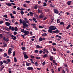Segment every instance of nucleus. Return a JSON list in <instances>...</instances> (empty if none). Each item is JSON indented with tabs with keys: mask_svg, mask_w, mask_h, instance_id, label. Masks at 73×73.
<instances>
[{
	"mask_svg": "<svg viewBox=\"0 0 73 73\" xmlns=\"http://www.w3.org/2000/svg\"><path fill=\"white\" fill-rule=\"evenodd\" d=\"M49 29L48 30V32L50 33H53V30H56L57 29V28L53 26H50L49 27Z\"/></svg>",
	"mask_w": 73,
	"mask_h": 73,
	"instance_id": "obj_1",
	"label": "nucleus"
},
{
	"mask_svg": "<svg viewBox=\"0 0 73 73\" xmlns=\"http://www.w3.org/2000/svg\"><path fill=\"white\" fill-rule=\"evenodd\" d=\"M22 24L23 26H25V27H28V25L26 23V22L25 21H22Z\"/></svg>",
	"mask_w": 73,
	"mask_h": 73,
	"instance_id": "obj_2",
	"label": "nucleus"
},
{
	"mask_svg": "<svg viewBox=\"0 0 73 73\" xmlns=\"http://www.w3.org/2000/svg\"><path fill=\"white\" fill-rule=\"evenodd\" d=\"M12 49L11 48H10L9 49L8 52L9 55H10L12 53Z\"/></svg>",
	"mask_w": 73,
	"mask_h": 73,
	"instance_id": "obj_3",
	"label": "nucleus"
},
{
	"mask_svg": "<svg viewBox=\"0 0 73 73\" xmlns=\"http://www.w3.org/2000/svg\"><path fill=\"white\" fill-rule=\"evenodd\" d=\"M11 36L14 40H15L16 39V36H14L13 35H11Z\"/></svg>",
	"mask_w": 73,
	"mask_h": 73,
	"instance_id": "obj_4",
	"label": "nucleus"
},
{
	"mask_svg": "<svg viewBox=\"0 0 73 73\" xmlns=\"http://www.w3.org/2000/svg\"><path fill=\"white\" fill-rule=\"evenodd\" d=\"M24 36H27L28 35H29V32L27 31H25L24 32Z\"/></svg>",
	"mask_w": 73,
	"mask_h": 73,
	"instance_id": "obj_5",
	"label": "nucleus"
},
{
	"mask_svg": "<svg viewBox=\"0 0 73 73\" xmlns=\"http://www.w3.org/2000/svg\"><path fill=\"white\" fill-rule=\"evenodd\" d=\"M39 19H43L44 18V15H43V13L41 14L39 16Z\"/></svg>",
	"mask_w": 73,
	"mask_h": 73,
	"instance_id": "obj_6",
	"label": "nucleus"
},
{
	"mask_svg": "<svg viewBox=\"0 0 73 73\" xmlns=\"http://www.w3.org/2000/svg\"><path fill=\"white\" fill-rule=\"evenodd\" d=\"M27 69L28 70H32L33 68L32 67H29L27 68Z\"/></svg>",
	"mask_w": 73,
	"mask_h": 73,
	"instance_id": "obj_7",
	"label": "nucleus"
},
{
	"mask_svg": "<svg viewBox=\"0 0 73 73\" xmlns=\"http://www.w3.org/2000/svg\"><path fill=\"white\" fill-rule=\"evenodd\" d=\"M3 40H4L5 41H6V42H7V41H9V39L8 38H5V37H4L3 38Z\"/></svg>",
	"mask_w": 73,
	"mask_h": 73,
	"instance_id": "obj_8",
	"label": "nucleus"
},
{
	"mask_svg": "<svg viewBox=\"0 0 73 73\" xmlns=\"http://www.w3.org/2000/svg\"><path fill=\"white\" fill-rule=\"evenodd\" d=\"M54 13H56V14H58L59 12L58 10L56 9H54Z\"/></svg>",
	"mask_w": 73,
	"mask_h": 73,
	"instance_id": "obj_9",
	"label": "nucleus"
},
{
	"mask_svg": "<svg viewBox=\"0 0 73 73\" xmlns=\"http://www.w3.org/2000/svg\"><path fill=\"white\" fill-rule=\"evenodd\" d=\"M42 11L41 10H40L39 9H38V13H41V14L43 13Z\"/></svg>",
	"mask_w": 73,
	"mask_h": 73,
	"instance_id": "obj_10",
	"label": "nucleus"
},
{
	"mask_svg": "<svg viewBox=\"0 0 73 73\" xmlns=\"http://www.w3.org/2000/svg\"><path fill=\"white\" fill-rule=\"evenodd\" d=\"M26 66H30V65H31V63H30L26 62Z\"/></svg>",
	"mask_w": 73,
	"mask_h": 73,
	"instance_id": "obj_11",
	"label": "nucleus"
},
{
	"mask_svg": "<svg viewBox=\"0 0 73 73\" xmlns=\"http://www.w3.org/2000/svg\"><path fill=\"white\" fill-rule=\"evenodd\" d=\"M5 24L7 26H9V25H11V24L9 23L6 22L5 23Z\"/></svg>",
	"mask_w": 73,
	"mask_h": 73,
	"instance_id": "obj_12",
	"label": "nucleus"
},
{
	"mask_svg": "<svg viewBox=\"0 0 73 73\" xmlns=\"http://www.w3.org/2000/svg\"><path fill=\"white\" fill-rule=\"evenodd\" d=\"M72 1H68L67 2V4L68 5H70L71 3H72Z\"/></svg>",
	"mask_w": 73,
	"mask_h": 73,
	"instance_id": "obj_13",
	"label": "nucleus"
},
{
	"mask_svg": "<svg viewBox=\"0 0 73 73\" xmlns=\"http://www.w3.org/2000/svg\"><path fill=\"white\" fill-rule=\"evenodd\" d=\"M6 5H7L8 6H12V5L11 4V3H6Z\"/></svg>",
	"mask_w": 73,
	"mask_h": 73,
	"instance_id": "obj_14",
	"label": "nucleus"
},
{
	"mask_svg": "<svg viewBox=\"0 0 73 73\" xmlns=\"http://www.w3.org/2000/svg\"><path fill=\"white\" fill-rule=\"evenodd\" d=\"M48 55L46 54L44 55L43 57L44 58H45V57H48Z\"/></svg>",
	"mask_w": 73,
	"mask_h": 73,
	"instance_id": "obj_15",
	"label": "nucleus"
},
{
	"mask_svg": "<svg viewBox=\"0 0 73 73\" xmlns=\"http://www.w3.org/2000/svg\"><path fill=\"white\" fill-rule=\"evenodd\" d=\"M47 35V34L46 33H44L42 34V36L43 37H44Z\"/></svg>",
	"mask_w": 73,
	"mask_h": 73,
	"instance_id": "obj_16",
	"label": "nucleus"
},
{
	"mask_svg": "<svg viewBox=\"0 0 73 73\" xmlns=\"http://www.w3.org/2000/svg\"><path fill=\"white\" fill-rule=\"evenodd\" d=\"M60 25H63V26H64L65 25V24H64V22H61L60 23Z\"/></svg>",
	"mask_w": 73,
	"mask_h": 73,
	"instance_id": "obj_17",
	"label": "nucleus"
},
{
	"mask_svg": "<svg viewBox=\"0 0 73 73\" xmlns=\"http://www.w3.org/2000/svg\"><path fill=\"white\" fill-rule=\"evenodd\" d=\"M50 60L51 61H53V57L52 56H50Z\"/></svg>",
	"mask_w": 73,
	"mask_h": 73,
	"instance_id": "obj_18",
	"label": "nucleus"
},
{
	"mask_svg": "<svg viewBox=\"0 0 73 73\" xmlns=\"http://www.w3.org/2000/svg\"><path fill=\"white\" fill-rule=\"evenodd\" d=\"M24 57L26 59H27L28 58V56H27V54L24 55Z\"/></svg>",
	"mask_w": 73,
	"mask_h": 73,
	"instance_id": "obj_19",
	"label": "nucleus"
},
{
	"mask_svg": "<svg viewBox=\"0 0 73 73\" xmlns=\"http://www.w3.org/2000/svg\"><path fill=\"white\" fill-rule=\"evenodd\" d=\"M10 15L11 16V18H12V19H13L14 18V16L13 15H12V13H10Z\"/></svg>",
	"mask_w": 73,
	"mask_h": 73,
	"instance_id": "obj_20",
	"label": "nucleus"
},
{
	"mask_svg": "<svg viewBox=\"0 0 73 73\" xmlns=\"http://www.w3.org/2000/svg\"><path fill=\"white\" fill-rule=\"evenodd\" d=\"M7 64H9V63L10 62H11V60H10V59H7Z\"/></svg>",
	"mask_w": 73,
	"mask_h": 73,
	"instance_id": "obj_21",
	"label": "nucleus"
},
{
	"mask_svg": "<svg viewBox=\"0 0 73 73\" xmlns=\"http://www.w3.org/2000/svg\"><path fill=\"white\" fill-rule=\"evenodd\" d=\"M29 13L30 14H31L30 16H33V13H32V12L30 11L29 12Z\"/></svg>",
	"mask_w": 73,
	"mask_h": 73,
	"instance_id": "obj_22",
	"label": "nucleus"
},
{
	"mask_svg": "<svg viewBox=\"0 0 73 73\" xmlns=\"http://www.w3.org/2000/svg\"><path fill=\"white\" fill-rule=\"evenodd\" d=\"M71 27L70 25H69L67 27H66V29H69L70 27Z\"/></svg>",
	"mask_w": 73,
	"mask_h": 73,
	"instance_id": "obj_23",
	"label": "nucleus"
},
{
	"mask_svg": "<svg viewBox=\"0 0 73 73\" xmlns=\"http://www.w3.org/2000/svg\"><path fill=\"white\" fill-rule=\"evenodd\" d=\"M22 50H25L26 49L25 48V47H21Z\"/></svg>",
	"mask_w": 73,
	"mask_h": 73,
	"instance_id": "obj_24",
	"label": "nucleus"
},
{
	"mask_svg": "<svg viewBox=\"0 0 73 73\" xmlns=\"http://www.w3.org/2000/svg\"><path fill=\"white\" fill-rule=\"evenodd\" d=\"M3 63H4V64H5V63L6 64H8L7 63V61H6V60H3Z\"/></svg>",
	"mask_w": 73,
	"mask_h": 73,
	"instance_id": "obj_25",
	"label": "nucleus"
},
{
	"mask_svg": "<svg viewBox=\"0 0 73 73\" xmlns=\"http://www.w3.org/2000/svg\"><path fill=\"white\" fill-rule=\"evenodd\" d=\"M23 6L25 8H26V7H27V4L25 3V4H23Z\"/></svg>",
	"mask_w": 73,
	"mask_h": 73,
	"instance_id": "obj_26",
	"label": "nucleus"
},
{
	"mask_svg": "<svg viewBox=\"0 0 73 73\" xmlns=\"http://www.w3.org/2000/svg\"><path fill=\"white\" fill-rule=\"evenodd\" d=\"M9 70V73H12V70H11V69H9L8 70Z\"/></svg>",
	"mask_w": 73,
	"mask_h": 73,
	"instance_id": "obj_27",
	"label": "nucleus"
},
{
	"mask_svg": "<svg viewBox=\"0 0 73 73\" xmlns=\"http://www.w3.org/2000/svg\"><path fill=\"white\" fill-rule=\"evenodd\" d=\"M0 38H3V34H0Z\"/></svg>",
	"mask_w": 73,
	"mask_h": 73,
	"instance_id": "obj_28",
	"label": "nucleus"
},
{
	"mask_svg": "<svg viewBox=\"0 0 73 73\" xmlns=\"http://www.w3.org/2000/svg\"><path fill=\"white\" fill-rule=\"evenodd\" d=\"M37 5H36L35 6L34 8L35 9H37Z\"/></svg>",
	"mask_w": 73,
	"mask_h": 73,
	"instance_id": "obj_29",
	"label": "nucleus"
},
{
	"mask_svg": "<svg viewBox=\"0 0 73 73\" xmlns=\"http://www.w3.org/2000/svg\"><path fill=\"white\" fill-rule=\"evenodd\" d=\"M39 41H42V38L40 37L39 38Z\"/></svg>",
	"mask_w": 73,
	"mask_h": 73,
	"instance_id": "obj_30",
	"label": "nucleus"
},
{
	"mask_svg": "<svg viewBox=\"0 0 73 73\" xmlns=\"http://www.w3.org/2000/svg\"><path fill=\"white\" fill-rule=\"evenodd\" d=\"M43 6L44 7H46V3H43Z\"/></svg>",
	"mask_w": 73,
	"mask_h": 73,
	"instance_id": "obj_31",
	"label": "nucleus"
},
{
	"mask_svg": "<svg viewBox=\"0 0 73 73\" xmlns=\"http://www.w3.org/2000/svg\"><path fill=\"white\" fill-rule=\"evenodd\" d=\"M14 59L15 62H17V59L16 57H14Z\"/></svg>",
	"mask_w": 73,
	"mask_h": 73,
	"instance_id": "obj_32",
	"label": "nucleus"
},
{
	"mask_svg": "<svg viewBox=\"0 0 73 73\" xmlns=\"http://www.w3.org/2000/svg\"><path fill=\"white\" fill-rule=\"evenodd\" d=\"M3 17H4L5 18H8V17L7 16V15H3Z\"/></svg>",
	"mask_w": 73,
	"mask_h": 73,
	"instance_id": "obj_33",
	"label": "nucleus"
},
{
	"mask_svg": "<svg viewBox=\"0 0 73 73\" xmlns=\"http://www.w3.org/2000/svg\"><path fill=\"white\" fill-rule=\"evenodd\" d=\"M38 63H37V62H35V66H38Z\"/></svg>",
	"mask_w": 73,
	"mask_h": 73,
	"instance_id": "obj_34",
	"label": "nucleus"
},
{
	"mask_svg": "<svg viewBox=\"0 0 73 73\" xmlns=\"http://www.w3.org/2000/svg\"><path fill=\"white\" fill-rule=\"evenodd\" d=\"M4 29H5V30H7V31H9V29L8 28L5 27Z\"/></svg>",
	"mask_w": 73,
	"mask_h": 73,
	"instance_id": "obj_35",
	"label": "nucleus"
},
{
	"mask_svg": "<svg viewBox=\"0 0 73 73\" xmlns=\"http://www.w3.org/2000/svg\"><path fill=\"white\" fill-rule=\"evenodd\" d=\"M19 21L20 22V24H21L23 23V22H22V20L21 19L19 20Z\"/></svg>",
	"mask_w": 73,
	"mask_h": 73,
	"instance_id": "obj_36",
	"label": "nucleus"
},
{
	"mask_svg": "<svg viewBox=\"0 0 73 73\" xmlns=\"http://www.w3.org/2000/svg\"><path fill=\"white\" fill-rule=\"evenodd\" d=\"M15 51H13V56H15Z\"/></svg>",
	"mask_w": 73,
	"mask_h": 73,
	"instance_id": "obj_37",
	"label": "nucleus"
},
{
	"mask_svg": "<svg viewBox=\"0 0 73 73\" xmlns=\"http://www.w3.org/2000/svg\"><path fill=\"white\" fill-rule=\"evenodd\" d=\"M3 23H4V22H3V21H0V24H3Z\"/></svg>",
	"mask_w": 73,
	"mask_h": 73,
	"instance_id": "obj_38",
	"label": "nucleus"
},
{
	"mask_svg": "<svg viewBox=\"0 0 73 73\" xmlns=\"http://www.w3.org/2000/svg\"><path fill=\"white\" fill-rule=\"evenodd\" d=\"M17 27H15V31H17Z\"/></svg>",
	"mask_w": 73,
	"mask_h": 73,
	"instance_id": "obj_39",
	"label": "nucleus"
},
{
	"mask_svg": "<svg viewBox=\"0 0 73 73\" xmlns=\"http://www.w3.org/2000/svg\"><path fill=\"white\" fill-rule=\"evenodd\" d=\"M31 58H33V59L35 58V56L33 55H31Z\"/></svg>",
	"mask_w": 73,
	"mask_h": 73,
	"instance_id": "obj_40",
	"label": "nucleus"
},
{
	"mask_svg": "<svg viewBox=\"0 0 73 73\" xmlns=\"http://www.w3.org/2000/svg\"><path fill=\"white\" fill-rule=\"evenodd\" d=\"M64 66L65 68H68V65L67 64H64Z\"/></svg>",
	"mask_w": 73,
	"mask_h": 73,
	"instance_id": "obj_41",
	"label": "nucleus"
},
{
	"mask_svg": "<svg viewBox=\"0 0 73 73\" xmlns=\"http://www.w3.org/2000/svg\"><path fill=\"white\" fill-rule=\"evenodd\" d=\"M13 34L14 35H17V32L16 31H15L13 32Z\"/></svg>",
	"mask_w": 73,
	"mask_h": 73,
	"instance_id": "obj_42",
	"label": "nucleus"
},
{
	"mask_svg": "<svg viewBox=\"0 0 73 73\" xmlns=\"http://www.w3.org/2000/svg\"><path fill=\"white\" fill-rule=\"evenodd\" d=\"M51 53L52 54H56V52L54 53L52 52H51Z\"/></svg>",
	"mask_w": 73,
	"mask_h": 73,
	"instance_id": "obj_43",
	"label": "nucleus"
},
{
	"mask_svg": "<svg viewBox=\"0 0 73 73\" xmlns=\"http://www.w3.org/2000/svg\"><path fill=\"white\" fill-rule=\"evenodd\" d=\"M35 52L36 53H37L38 52V50H36L35 51Z\"/></svg>",
	"mask_w": 73,
	"mask_h": 73,
	"instance_id": "obj_44",
	"label": "nucleus"
},
{
	"mask_svg": "<svg viewBox=\"0 0 73 73\" xmlns=\"http://www.w3.org/2000/svg\"><path fill=\"white\" fill-rule=\"evenodd\" d=\"M11 29V31H13L14 30H15V29H14V27H12Z\"/></svg>",
	"mask_w": 73,
	"mask_h": 73,
	"instance_id": "obj_45",
	"label": "nucleus"
},
{
	"mask_svg": "<svg viewBox=\"0 0 73 73\" xmlns=\"http://www.w3.org/2000/svg\"><path fill=\"white\" fill-rule=\"evenodd\" d=\"M13 14L15 15L16 13V12L15 11H13Z\"/></svg>",
	"mask_w": 73,
	"mask_h": 73,
	"instance_id": "obj_46",
	"label": "nucleus"
},
{
	"mask_svg": "<svg viewBox=\"0 0 73 73\" xmlns=\"http://www.w3.org/2000/svg\"><path fill=\"white\" fill-rule=\"evenodd\" d=\"M36 47L37 48H40V46L38 45H37L36 46Z\"/></svg>",
	"mask_w": 73,
	"mask_h": 73,
	"instance_id": "obj_47",
	"label": "nucleus"
},
{
	"mask_svg": "<svg viewBox=\"0 0 73 73\" xmlns=\"http://www.w3.org/2000/svg\"><path fill=\"white\" fill-rule=\"evenodd\" d=\"M39 28H44V27H42L41 26H39Z\"/></svg>",
	"mask_w": 73,
	"mask_h": 73,
	"instance_id": "obj_48",
	"label": "nucleus"
},
{
	"mask_svg": "<svg viewBox=\"0 0 73 73\" xmlns=\"http://www.w3.org/2000/svg\"><path fill=\"white\" fill-rule=\"evenodd\" d=\"M20 13L21 15H24V12L23 11H21Z\"/></svg>",
	"mask_w": 73,
	"mask_h": 73,
	"instance_id": "obj_49",
	"label": "nucleus"
},
{
	"mask_svg": "<svg viewBox=\"0 0 73 73\" xmlns=\"http://www.w3.org/2000/svg\"><path fill=\"white\" fill-rule=\"evenodd\" d=\"M60 19H58L57 20V23H60Z\"/></svg>",
	"mask_w": 73,
	"mask_h": 73,
	"instance_id": "obj_50",
	"label": "nucleus"
},
{
	"mask_svg": "<svg viewBox=\"0 0 73 73\" xmlns=\"http://www.w3.org/2000/svg\"><path fill=\"white\" fill-rule=\"evenodd\" d=\"M54 20V19H51V23H52L53 22V21Z\"/></svg>",
	"mask_w": 73,
	"mask_h": 73,
	"instance_id": "obj_51",
	"label": "nucleus"
},
{
	"mask_svg": "<svg viewBox=\"0 0 73 73\" xmlns=\"http://www.w3.org/2000/svg\"><path fill=\"white\" fill-rule=\"evenodd\" d=\"M23 54L24 55H26L27 54L26 53V52H23Z\"/></svg>",
	"mask_w": 73,
	"mask_h": 73,
	"instance_id": "obj_52",
	"label": "nucleus"
},
{
	"mask_svg": "<svg viewBox=\"0 0 73 73\" xmlns=\"http://www.w3.org/2000/svg\"><path fill=\"white\" fill-rule=\"evenodd\" d=\"M0 65H3V61H0Z\"/></svg>",
	"mask_w": 73,
	"mask_h": 73,
	"instance_id": "obj_53",
	"label": "nucleus"
},
{
	"mask_svg": "<svg viewBox=\"0 0 73 73\" xmlns=\"http://www.w3.org/2000/svg\"><path fill=\"white\" fill-rule=\"evenodd\" d=\"M56 33H59V32H60V31H59L58 30H56Z\"/></svg>",
	"mask_w": 73,
	"mask_h": 73,
	"instance_id": "obj_54",
	"label": "nucleus"
},
{
	"mask_svg": "<svg viewBox=\"0 0 73 73\" xmlns=\"http://www.w3.org/2000/svg\"><path fill=\"white\" fill-rule=\"evenodd\" d=\"M4 66H3L2 68H1V69L0 70V71H2V70H3V69H4Z\"/></svg>",
	"mask_w": 73,
	"mask_h": 73,
	"instance_id": "obj_55",
	"label": "nucleus"
},
{
	"mask_svg": "<svg viewBox=\"0 0 73 73\" xmlns=\"http://www.w3.org/2000/svg\"><path fill=\"white\" fill-rule=\"evenodd\" d=\"M25 2H26V3H30V1H25Z\"/></svg>",
	"mask_w": 73,
	"mask_h": 73,
	"instance_id": "obj_56",
	"label": "nucleus"
},
{
	"mask_svg": "<svg viewBox=\"0 0 73 73\" xmlns=\"http://www.w3.org/2000/svg\"><path fill=\"white\" fill-rule=\"evenodd\" d=\"M42 65H45V62H44L42 63Z\"/></svg>",
	"mask_w": 73,
	"mask_h": 73,
	"instance_id": "obj_57",
	"label": "nucleus"
},
{
	"mask_svg": "<svg viewBox=\"0 0 73 73\" xmlns=\"http://www.w3.org/2000/svg\"><path fill=\"white\" fill-rule=\"evenodd\" d=\"M65 68L66 71L67 72H69V70H68V68Z\"/></svg>",
	"mask_w": 73,
	"mask_h": 73,
	"instance_id": "obj_58",
	"label": "nucleus"
},
{
	"mask_svg": "<svg viewBox=\"0 0 73 73\" xmlns=\"http://www.w3.org/2000/svg\"><path fill=\"white\" fill-rule=\"evenodd\" d=\"M50 7H54V6L52 5V4H50Z\"/></svg>",
	"mask_w": 73,
	"mask_h": 73,
	"instance_id": "obj_59",
	"label": "nucleus"
},
{
	"mask_svg": "<svg viewBox=\"0 0 73 73\" xmlns=\"http://www.w3.org/2000/svg\"><path fill=\"white\" fill-rule=\"evenodd\" d=\"M43 52V51L42 50H40L39 51V53H40V54H41L42 52Z\"/></svg>",
	"mask_w": 73,
	"mask_h": 73,
	"instance_id": "obj_60",
	"label": "nucleus"
},
{
	"mask_svg": "<svg viewBox=\"0 0 73 73\" xmlns=\"http://www.w3.org/2000/svg\"><path fill=\"white\" fill-rule=\"evenodd\" d=\"M4 56H7V54L6 53H5L4 54Z\"/></svg>",
	"mask_w": 73,
	"mask_h": 73,
	"instance_id": "obj_61",
	"label": "nucleus"
},
{
	"mask_svg": "<svg viewBox=\"0 0 73 73\" xmlns=\"http://www.w3.org/2000/svg\"><path fill=\"white\" fill-rule=\"evenodd\" d=\"M53 50L54 52H56V49L55 48H53Z\"/></svg>",
	"mask_w": 73,
	"mask_h": 73,
	"instance_id": "obj_62",
	"label": "nucleus"
},
{
	"mask_svg": "<svg viewBox=\"0 0 73 73\" xmlns=\"http://www.w3.org/2000/svg\"><path fill=\"white\" fill-rule=\"evenodd\" d=\"M37 70H41V68H37Z\"/></svg>",
	"mask_w": 73,
	"mask_h": 73,
	"instance_id": "obj_63",
	"label": "nucleus"
},
{
	"mask_svg": "<svg viewBox=\"0 0 73 73\" xmlns=\"http://www.w3.org/2000/svg\"><path fill=\"white\" fill-rule=\"evenodd\" d=\"M52 45H56V43H53L52 44Z\"/></svg>",
	"mask_w": 73,
	"mask_h": 73,
	"instance_id": "obj_64",
	"label": "nucleus"
}]
</instances>
